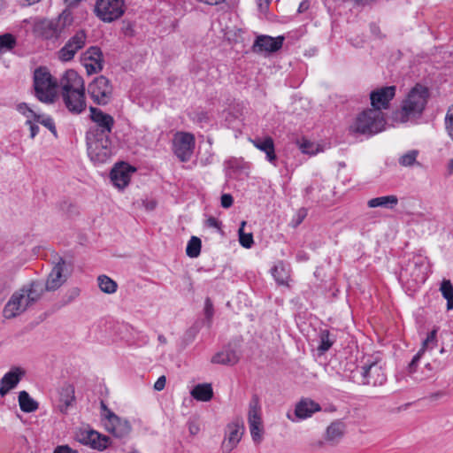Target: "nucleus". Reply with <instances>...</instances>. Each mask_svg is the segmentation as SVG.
<instances>
[{
    "label": "nucleus",
    "instance_id": "obj_11",
    "mask_svg": "<svg viewBox=\"0 0 453 453\" xmlns=\"http://www.w3.org/2000/svg\"><path fill=\"white\" fill-rule=\"evenodd\" d=\"M59 86L61 88V95L65 96L68 100L69 93L72 92L73 96L79 97V90L81 91L84 87L83 79L73 69L67 70L60 79Z\"/></svg>",
    "mask_w": 453,
    "mask_h": 453
},
{
    "label": "nucleus",
    "instance_id": "obj_48",
    "mask_svg": "<svg viewBox=\"0 0 453 453\" xmlns=\"http://www.w3.org/2000/svg\"><path fill=\"white\" fill-rule=\"evenodd\" d=\"M445 126H446L448 134L453 140V111H452V109H449L447 112V115L445 118Z\"/></svg>",
    "mask_w": 453,
    "mask_h": 453
},
{
    "label": "nucleus",
    "instance_id": "obj_4",
    "mask_svg": "<svg viewBox=\"0 0 453 453\" xmlns=\"http://www.w3.org/2000/svg\"><path fill=\"white\" fill-rule=\"evenodd\" d=\"M88 155L96 165L104 164L111 157V142L110 137L86 136Z\"/></svg>",
    "mask_w": 453,
    "mask_h": 453
},
{
    "label": "nucleus",
    "instance_id": "obj_64",
    "mask_svg": "<svg viewBox=\"0 0 453 453\" xmlns=\"http://www.w3.org/2000/svg\"><path fill=\"white\" fill-rule=\"evenodd\" d=\"M156 207V203L155 202H150L146 204V208L148 210H153L154 208Z\"/></svg>",
    "mask_w": 453,
    "mask_h": 453
},
{
    "label": "nucleus",
    "instance_id": "obj_41",
    "mask_svg": "<svg viewBox=\"0 0 453 453\" xmlns=\"http://www.w3.org/2000/svg\"><path fill=\"white\" fill-rule=\"evenodd\" d=\"M246 225V222L245 221H242V224H241V226L238 230V234H239V242H240V244L246 248V249H250L252 244H253V235L252 234L249 233V234H246L244 233V226Z\"/></svg>",
    "mask_w": 453,
    "mask_h": 453
},
{
    "label": "nucleus",
    "instance_id": "obj_12",
    "mask_svg": "<svg viewBox=\"0 0 453 453\" xmlns=\"http://www.w3.org/2000/svg\"><path fill=\"white\" fill-rule=\"evenodd\" d=\"M76 436L78 441L97 450H104L111 441L110 437L92 429L81 430Z\"/></svg>",
    "mask_w": 453,
    "mask_h": 453
},
{
    "label": "nucleus",
    "instance_id": "obj_17",
    "mask_svg": "<svg viewBox=\"0 0 453 453\" xmlns=\"http://www.w3.org/2000/svg\"><path fill=\"white\" fill-rule=\"evenodd\" d=\"M320 405L310 398H303L295 408L294 417L290 412L287 413V418L293 422L311 418L315 412L320 411Z\"/></svg>",
    "mask_w": 453,
    "mask_h": 453
},
{
    "label": "nucleus",
    "instance_id": "obj_51",
    "mask_svg": "<svg viewBox=\"0 0 453 453\" xmlns=\"http://www.w3.org/2000/svg\"><path fill=\"white\" fill-rule=\"evenodd\" d=\"M423 355L418 351V353L413 357L412 360L409 364V372H415L417 370L418 363L420 360Z\"/></svg>",
    "mask_w": 453,
    "mask_h": 453
},
{
    "label": "nucleus",
    "instance_id": "obj_29",
    "mask_svg": "<svg viewBox=\"0 0 453 453\" xmlns=\"http://www.w3.org/2000/svg\"><path fill=\"white\" fill-rule=\"evenodd\" d=\"M57 39L65 34L66 29L73 24V18L71 12L64 11L58 18L53 19Z\"/></svg>",
    "mask_w": 453,
    "mask_h": 453
},
{
    "label": "nucleus",
    "instance_id": "obj_56",
    "mask_svg": "<svg viewBox=\"0 0 453 453\" xmlns=\"http://www.w3.org/2000/svg\"><path fill=\"white\" fill-rule=\"evenodd\" d=\"M204 312L207 319H211L213 315V306L209 298L205 301Z\"/></svg>",
    "mask_w": 453,
    "mask_h": 453
},
{
    "label": "nucleus",
    "instance_id": "obj_53",
    "mask_svg": "<svg viewBox=\"0 0 453 453\" xmlns=\"http://www.w3.org/2000/svg\"><path fill=\"white\" fill-rule=\"evenodd\" d=\"M205 225L208 226V227H212V228H216L218 230H220L221 228V223L220 221H219L216 218L214 217H210L206 219L205 221Z\"/></svg>",
    "mask_w": 453,
    "mask_h": 453
},
{
    "label": "nucleus",
    "instance_id": "obj_25",
    "mask_svg": "<svg viewBox=\"0 0 453 453\" xmlns=\"http://www.w3.org/2000/svg\"><path fill=\"white\" fill-rule=\"evenodd\" d=\"M79 97L73 96L71 92L69 93L70 97L68 100L66 99L65 96H62L66 108L73 114H80L86 108L85 88H83L81 91L79 90Z\"/></svg>",
    "mask_w": 453,
    "mask_h": 453
},
{
    "label": "nucleus",
    "instance_id": "obj_47",
    "mask_svg": "<svg viewBox=\"0 0 453 453\" xmlns=\"http://www.w3.org/2000/svg\"><path fill=\"white\" fill-rule=\"evenodd\" d=\"M17 111L24 115L27 119H33L35 120V116H37L38 113L34 111L26 103H20L16 107Z\"/></svg>",
    "mask_w": 453,
    "mask_h": 453
},
{
    "label": "nucleus",
    "instance_id": "obj_7",
    "mask_svg": "<svg viewBox=\"0 0 453 453\" xmlns=\"http://www.w3.org/2000/svg\"><path fill=\"white\" fill-rule=\"evenodd\" d=\"M95 12L102 21L112 22L124 14V0H96Z\"/></svg>",
    "mask_w": 453,
    "mask_h": 453
},
{
    "label": "nucleus",
    "instance_id": "obj_28",
    "mask_svg": "<svg viewBox=\"0 0 453 453\" xmlns=\"http://www.w3.org/2000/svg\"><path fill=\"white\" fill-rule=\"evenodd\" d=\"M239 359L240 357L237 352L230 348H227L216 353L211 357V363L225 365H234L239 361Z\"/></svg>",
    "mask_w": 453,
    "mask_h": 453
},
{
    "label": "nucleus",
    "instance_id": "obj_24",
    "mask_svg": "<svg viewBox=\"0 0 453 453\" xmlns=\"http://www.w3.org/2000/svg\"><path fill=\"white\" fill-rule=\"evenodd\" d=\"M19 290L24 294L27 303H28L29 306L37 303L42 298L44 292L47 291L44 284L40 280H33L24 285Z\"/></svg>",
    "mask_w": 453,
    "mask_h": 453
},
{
    "label": "nucleus",
    "instance_id": "obj_20",
    "mask_svg": "<svg viewBox=\"0 0 453 453\" xmlns=\"http://www.w3.org/2000/svg\"><path fill=\"white\" fill-rule=\"evenodd\" d=\"M395 86H387L373 90L370 94L371 104L373 108L380 111L381 109H388L389 102L395 95Z\"/></svg>",
    "mask_w": 453,
    "mask_h": 453
},
{
    "label": "nucleus",
    "instance_id": "obj_57",
    "mask_svg": "<svg viewBox=\"0 0 453 453\" xmlns=\"http://www.w3.org/2000/svg\"><path fill=\"white\" fill-rule=\"evenodd\" d=\"M54 453H76V451L73 450L69 446H58L54 450Z\"/></svg>",
    "mask_w": 453,
    "mask_h": 453
},
{
    "label": "nucleus",
    "instance_id": "obj_52",
    "mask_svg": "<svg viewBox=\"0 0 453 453\" xmlns=\"http://www.w3.org/2000/svg\"><path fill=\"white\" fill-rule=\"evenodd\" d=\"M234 203L233 196L230 194H224L221 196V206L223 208H229Z\"/></svg>",
    "mask_w": 453,
    "mask_h": 453
},
{
    "label": "nucleus",
    "instance_id": "obj_30",
    "mask_svg": "<svg viewBox=\"0 0 453 453\" xmlns=\"http://www.w3.org/2000/svg\"><path fill=\"white\" fill-rule=\"evenodd\" d=\"M253 144L256 148L264 151L266 154V159L270 163H274L276 161L274 143L273 140L271 137L255 140L253 141Z\"/></svg>",
    "mask_w": 453,
    "mask_h": 453
},
{
    "label": "nucleus",
    "instance_id": "obj_1",
    "mask_svg": "<svg viewBox=\"0 0 453 453\" xmlns=\"http://www.w3.org/2000/svg\"><path fill=\"white\" fill-rule=\"evenodd\" d=\"M428 97V89L422 85L417 84L403 101L401 110L397 113V118L402 122H407L411 119L419 117L425 110Z\"/></svg>",
    "mask_w": 453,
    "mask_h": 453
},
{
    "label": "nucleus",
    "instance_id": "obj_50",
    "mask_svg": "<svg viewBox=\"0 0 453 453\" xmlns=\"http://www.w3.org/2000/svg\"><path fill=\"white\" fill-rule=\"evenodd\" d=\"M188 427L189 434L191 435H196L200 431L199 424L196 420L191 419V418L188 419Z\"/></svg>",
    "mask_w": 453,
    "mask_h": 453
},
{
    "label": "nucleus",
    "instance_id": "obj_5",
    "mask_svg": "<svg viewBox=\"0 0 453 453\" xmlns=\"http://www.w3.org/2000/svg\"><path fill=\"white\" fill-rule=\"evenodd\" d=\"M89 111L90 119L96 126L89 129L86 136L110 137L115 123L114 119L110 114L93 106L89 108Z\"/></svg>",
    "mask_w": 453,
    "mask_h": 453
},
{
    "label": "nucleus",
    "instance_id": "obj_16",
    "mask_svg": "<svg viewBox=\"0 0 453 453\" xmlns=\"http://www.w3.org/2000/svg\"><path fill=\"white\" fill-rule=\"evenodd\" d=\"M104 428L117 438L127 436L131 431V426L127 419H122L113 411H108L104 420Z\"/></svg>",
    "mask_w": 453,
    "mask_h": 453
},
{
    "label": "nucleus",
    "instance_id": "obj_6",
    "mask_svg": "<svg viewBox=\"0 0 453 453\" xmlns=\"http://www.w3.org/2000/svg\"><path fill=\"white\" fill-rule=\"evenodd\" d=\"M248 423L253 441L260 443L263 439L264 426L261 406L257 395H253L249 403Z\"/></svg>",
    "mask_w": 453,
    "mask_h": 453
},
{
    "label": "nucleus",
    "instance_id": "obj_49",
    "mask_svg": "<svg viewBox=\"0 0 453 453\" xmlns=\"http://www.w3.org/2000/svg\"><path fill=\"white\" fill-rule=\"evenodd\" d=\"M26 125L29 127L30 138L34 139L37 135V134L39 133V130H40L38 125L33 119H27Z\"/></svg>",
    "mask_w": 453,
    "mask_h": 453
},
{
    "label": "nucleus",
    "instance_id": "obj_55",
    "mask_svg": "<svg viewBox=\"0 0 453 453\" xmlns=\"http://www.w3.org/2000/svg\"><path fill=\"white\" fill-rule=\"evenodd\" d=\"M165 376H160L154 384V389L157 391L163 390L165 387Z\"/></svg>",
    "mask_w": 453,
    "mask_h": 453
},
{
    "label": "nucleus",
    "instance_id": "obj_54",
    "mask_svg": "<svg viewBox=\"0 0 453 453\" xmlns=\"http://www.w3.org/2000/svg\"><path fill=\"white\" fill-rule=\"evenodd\" d=\"M122 31L125 34V35L132 36L134 35L133 24L129 21H123Z\"/></svg>",
    "mask_w": 453,
    "mask_h": 453
},
{
    "label": "nucleus",
    "instance_id": "obj_18",
    "mask_svg": "<svg viewBox=\"0 0 453 453\" xmlns=\"http://www.w3.org/2000/svg\"><path fill=\"white\" fill-rule=\"evenodd\" d=\"M26 375V370L20 366H12L0 380V395L5 396L14 389Z\"/></svg>",
    "mask_w": 453,
    "mask_h": 453
},
{
    "label": "nucleus",
    "instance_id": "obj_8",
    "mask_svg": "<svg viewBox=\"0 0 453 453\" xmlns=\"http://www.w3.org/2000/svg\"><path fill=\"white\" fill-rule=\"evenodd\" d=\"M196 139L194 134L188 132H177L173 139V150L181 162H188L194 152Z\"/></svg>",
    "mask_w": 453,
    "mask_h": 453
},
{
    "label": "nucleus",
    "instance_id": "obj_42",
    "mask_svg": "<svg viewBox=\"0 0 453 453\" xmlns=\"http://www.w3.org/2000/svg\"><path fill=\"white\" fill-rule=\"evenodd\" d=\"M81 294V289L77 287L70 288L65 291L61 299V305L65 306L75 301Z\"/></svg>",
    "mask_w": 453,
    "mask_h": 453
},
{
    "label": "nucleus",
    "instance_id": "obj_46",
    "mask_svg": "<svg viewBox=\"0 0 453 453\" xmlns=\"http://www.w3.org/2000/svg\"><path fill=\"white\" fill-rule=\"evenodd\" d=\"M272 273L276 281L280 284H285L287 282L288 276L284 273L282 265H277L272 269Z\"/></svg>",
    "mask_w": 453,
    "mask_h": 453
},
{
    "label": "nucleus",
    "instance_id": "obj_3",
    "mask_svg": "<svg viewBox=\"0 0 453 453\" xmlns=\"http://www.w3.org/2000/svg\"><path fill=\"white\" fill-rule=\"evenodd\" d=\"M57 81L45 67H38L34 73V88L36 97L42 103H53L56 97Z\"/></svg>",
    "mask_w": 453,
    "mask_h": 453
},
{
    "label": "nucleus",
    "instance_id": "obj_2",
    "mask_svg": "<svg viewBox=\"0 0 453 453\" xmlns=\"http://www.w3.org/2000/svg\"><path fill=\"white\" fill-rule=\"evenodd\" d=\"M384 114L377 109H367L357 115L352 129L354 132L372 135L384 130Z\"/></svg>",
    "mask_w": 453,
    "mask_h": 453
},
{
    "label": "nucleus",
    "instance_id": "obj_62",
    "mask_svg": "<svg viewBox=\"0 0 453 453\" xmlns=\"http://www.w3.org/2000/svg\"><path fill=\"white\" fill-rule=\"evenodd\" d=\"M448 170L449 173H453V159H450L448 163Z\"/></svg>",
    "mask_w": 453,
    "mask_h": 453
},
{
    "label": "nucleus",
    "instance_id": "obj_19",
    "mask_svg": "<svg viewBox=\"0 0 453 453\" xmlns=\"http://www.w3.org/2000/svg\"><path fill=\"white\" fill-rule=\"evenodd\" d=\"M81 60L88 74L96 73L103 69V54L96 46L88 48L82 54Z\"/></svg>",
    "mask_w": 453,
    "mask_h": 453
},
{
    "label": "nucleus",
    "instance_id": "obj_10",
    "mask_svg": "<svg viewBox=\"0 0 453 453\" xmlns=\"http://www.w3.org/2000/svg\"><path fill=\"white\" fill-rule=\"evenodd\" d=\"M87 41V34L84 30H79L58 50V58L63 62L72 60L75 54L81 50Z\"/></svg>",
    "mask_w": 453,
    "mask_h": 453
},
{
    "label": "nucleus",
    "instance_id": "obj_26",
    "mask_svg": "<svg viewBox=\"0 0 453 453\" xmlns=\"http://www.w3.org/2000/svg\"><path fill=\"white\" fill-rule=\"evenodd\" d=\"M344 432L345 424L342 420H335L327 426L325 440L331 445H335L342 438Z\"/></svg>",
    "mask_w": 453,
    "mask_h": 453
},
{
    "label": "nucleus",
    "instance_id": "obj_9",
    "mask_svg": "<svg viewBox=\"0 0 453 453\" xmlns=\"http://www.w3.org/2000/svg\"><path fill=\"white\" fill-rule=\"evenodd\" d=\"M88 92L95 104L105 105L111 99L112 87L110 81L101 75L88 84Z\"/></svg>",
    "mask_w": 453,
    "mask_h": 453
},
{
    "label": "nucleus",
    "instance_id": "obj_34",
    "mask_svg": "<svg viewBox=\"0 0 453 453\" xmlns=\"http://www.w3.org/2000/svg\"><path fill=\"white\" fill-rule=\"evenodd\" d=\"M335 336L332 334L328 330H322L319 333V345L318 350L320 354L326 352L334 343Z\"/></svg>",
    "mask_w": 453,
    "mask_h": 453
},
{
    "label": "nucleus",
    "instance_id": "obj_27",
    "mask_svg": "<svg viewBox=\"0 0 453 453\" xmlns=\"http://www.w3.org/2000/svg\"><path fill=\"white\" fill-rule=\"evenodd\" d=\"M34 31L38 36H41L43 39H57L53 19L38 20L35 24Z\"/></svg>",
    "mask_w": 453,
    "mask_h": 453
},
{
    "label": "nucleus",
    "instance_id": "obj_35",
    "mask_svg": "<svg viewBox=\"0 0 453 453\" xmlns=\"http://www.w3.org/2000/svg\"><path fill=\"white\" fill-rule=\"evenodd\" d=\"M98 287L104 293L113 294L117 291V283L106 275H100L97 278Z\"/></svg>",
    "mask_w": 453,
    "mask_h": 453
},
{
    "label": "nucleus",
    "instance_id": "obj_38",
    "mask_svg": "<svg viewBox=\"0 0 453 453\" xmlns=\"http://www.w3.org/2000/svg\"><path fill=\"white\" fill-rule=\"evenodd\" d=\"M17 44L16 38L10 33L0 35V52L12 50Z\"/></svg>",
    "mask_w": 453,
    "mask_h": 453
},
{
    "label": "nucleus",
    "instance_id": "obj_14",
    "mask_svg": "<svg viewBox=\"0 0 453 453\" xmlns=\"http://www.w3.org/2000/svg\"><path fill=\"white\" fill-rule=\"evenodd\" d=\"M65 261L59 257L49 273L46 282L43 283L47 291H55L64 285L68 279V275L65 273Z\"/></svg>",
    "mask_w": 453,
    "mask_h": 453
},
{
    "label": "nucleus",
    "instance_id": "obj_32",
    "mask_svg": "<svg viewBox=\"0 0 453 453\" xmlns=\"http://www.w3.org/2000/svg\"><path fill=\"white\" fill-rule=\"evenodd\" d=\"M397 203L398 198L394 195L374 197L367 202V205L370 208L382 207L393 209L397 205Z\"/></svg>",
    "mask_w": 453,
    "mask_h": 453
},
{
    "label": "nucleus",
    "instance_id": "obj_36",
    "mask_svg": "<svg viewBox=\"0 0 453 453\" xmlns=\"http://www.w3.org/2000/svg\"><path fill=\"white\" fill-rule=\"evenodd\" d=\"M440 290L441 292L442 296L447 300V309H453V285L450 280H443Z\"/></svg>",
    "mask_w": 453,
    "mask_h": 453
},
{
    "label": "nucleus",
    "instance_id": "obj_59",
    "mask_svg": "<svg viewBox=\"0 0 453 453\" xmlns=\"http://www.w3.org/2000/svg\"><path fill=\"white\" fill-rule=\"evenodd\" d=\"M40 1L41 0H19V3L23 5H31Z\"/></svg>",
    "mask_w": 453,
    "mask_h": 453
},
{
    "label": "nucleus",
    "instance_id": "obj_43",
    "mask_svg": "<svg viewBox=\"0 0 453 453\" xmlns=\"http://www.w3.org/2000/svg\"><path fill=\"white\" fill-rule=\"evenodd\" d=\"M35 121L47 127L55 136H57L56 126L51 117L37 114V116H35Z\"/></svg>",
    "mask_w": 453,
    "mask_h": 453
},
{
    "label": "nucleus",
    "instance_id": "obj_37",
    "mask_svg": "<svg viewBox=\"0 0 453 453\" xmlns=\"http://www.w3.org/2000/svg\"><path fill=\"white\" fill-rule=\"evenodd\" d=\"M437 330L434 329L427 334L426 338L423 341L422 346L419 349L418 352H420L423 355L426 351H430L434 349L435 347H437Z\"/></svg>",
    "mask_w": 453,
    "mask_h": 453
},
{
    "label": "nucleus",
    "instance_id": "obj_21",
    "mask_svg": "<svg viewBox=\"0 0 453 453\" xmlns=\"http://www.w3.org/2000/svg\"><path fill=\"white\" fill-rule=\"evenodd\" d=\"M244 427L238 422H233L227 425L226 437L222 442V450L224 453L231 452L239 443L243 434Z\"/></svg>",
    "mask_w": 453,
    "mask_h": 453
},
{
    "label": "nucleus",
    "instance_id": "obj_33",
    "mask_svg": "<svg viewBox=\"0 0 453 453\" xmlns=\"http://www.w3.org/2000/svg\"><path fill=\"white\" fill-rule=\"evenodd\" d=\"M190 394L197 401L208 402L213 396V390L211 384L203 383L195 386Z\"/></svg>",
    "mask_w": 453,
    "mask_h": 453
},
{
    "label": "nucleus",
    "instance_id": "obj_15",
    "mask_svg": "<svg viewBox=\"0 0 453 453\" xmlns=\"http://www.w3.org/2000/svg\"><path fill=\"white\" fill-rule=\"evenodd\" d=\"M29 307V304L27 303V300L24 297V294L19 289L12 295L9 301L5 303L3 310V316L6 319H14L25 312Z\"/></svg>",
    "mask_w": 453,
    "mask_h": 453
},
{
    "label": "nucleus",
    "instance_id": "obj_61",
    "mask_svg": "<svg viewBox=\"0 0 453 453\" xmlns=\"http://www.w3.org/2000/svg\"><path fill=\"white\" fill-rule=\"evenodd\" d=\"M157 340L161 344L166 343V338L163 334H159Z\"/></svg>",
    "mask_w": 453,
    "mask_h": 453
},
{
    "label": "nucleus",
    "instance_id": "obj_58",
    "mask_svg": "<svg viewBox=\"0 0 453 453\" xmlns=\"http://www.w3.org/2000/svg\"><path fill=\"white\" fill-rule=\"evenodd\" d=\"M445 395V393L443 391H438V392H435V393H433L431 394L430 395V399L431 400H437L442 396Z\"/></svg>",
    "mask_w": 453,
    "mask_h": 453
},
{
    "label": "nucleus",
    "instance_id": "obj_23",
    "mask_svg": "<svg viewBox=\"0 0 453 453\" xmlns=\"http://www.w3.org/2000/svg\"><path fill=\"white\" fill-rule=\"evenodd\" d=\"M283 41V36L273 38L269 35H259L254 42L253 50L255 52H275L282 47Z\"/></svg>",
    "mask_w": 453,
    "mask_h": 453
},
{
    "label": "nucleus",
    "instance_id": "obj_31",
    "mask_svg": "<svg viewBox=\"0 0 453 453\" xmlns=\"http://www.w3.org/2000/svg\"><path fill=\"white\" fill-rule=\"evenodd\" d=\"M18 402L20 410L26 413L35 412L39 408L38 402L32 398L30 395L25 390H22L19 393Z\"/></svg>",
    "mask_w": 453,
    "mask_h": 453
},
{
    "label": "nucleus",
    "instance_id": "obj_39",
    "mask_svg": "<svg viewBox=\"0 0 453 453\" xmlns=\"http://www.w3.org/2000/svg\"><path fill=\"white\" fill-rule=\"evenodd\" d=\"M418 156V150H411L404 153L399 157V164L402 166L410 167L413 166L415 164L419 165L417 162V157Z\"/></svg>",
    "mask_w": 453,
    "mask_h": 453
},
{
    "label": "nucleus",
    "instance_id": "obj_45",
    "mask_svg": "<svg viewBox=\"0 0 453 453\" xmlns=\"http://www.w3.org/2000/svg\"><path fill=\"white\" fill-rule=\"evenodd\" d=\"M301 151L309 155H316L319 151V146L309 141H303L299 146Z\"/></svg>",
    "mask_w": 453,
    "mask_h": 453
},
{
    "label": "nucleus",
    "instance_id": "obj_13",
    "mask_svg": "<svg viewBox=\"0 0 453 453\" xmlns=\"http://www.w3.org/2000/svg\"><path fill=\"white\" fill-rule=\"evenodd\" d=\"M361 383L365 385L381 386L387 380L382 367L377 362L364 365L360 368Z\"/></svg>",
    "mask_w": 453,
    "mask_h": 453
},
{
    "label": "nucleus",
    "instance_id": "obj_44",
    "mask_svg": "<svg viewBox=\"0 0 453 453\" xmlns=\"http://www.w3.org/2000/svg\"><path fill=\"white\" fill-rule=\"evenodd\" d=\"M60 400L66 407L70 406L74 401V389L72 386H66L62 388Z\"/></svg>",
    "mask_w": 453,
    "mask_h": 453
},
{
    "label": "nucleus",
    "instance_id": "obj_63",
    "mask_svg": "<svg viewBox=\"0 0 453 453\" xmlns=\"http://www.w3.org/2000/svg\"><path fill=\"white\" fill-rule=\"evenodd\" d=\"M101 409L105 411V416L108 414V411H111L103 401L101 402Z\"/></svg>",
    "mask_w": 453,
    "mask_h": 453
},
{
    "label": "nucleus",
    "instance_id": "obj_40",
    "mask_svg": "<svg viewBox=\"0 0 453 453\" xmlns=\"http://www.w3.org/2000/svg\"><path fill=\"white\" fill-rule=\"evenodd\" d=\"M201 251V240L198 237L192 236L188 242L186 253L189 257H197Z\"/></svg>",
    "mask_w": 453,
    "mask_h": 453
},
{
    "label": "nucleus",
    "instance_id": "obj_60",
    "mask_svg": "<svg viewBox=\"0 0 453 453\" xmlns=\"http://www.w3.org/2000/svg\"><path fill=\"white\" fill-rule=\"evenodd\" d=\"M308 7V4L306 2H302L298 8V12H303L304 10H306Z\"/></svg>",
    "mask_w": 453,
    "mask_h": 453
},
{
    "label": "nucleus",
    "instance_id": "obj_22",
    "mask_svg": "<svg viewBox=\"0 0 453 453\" xmlns=\"http://www.w3.org/2000/svg\"><path fill=\"white\" fill-rule=\"evenodd\" d=\"M134 171V168L129 166L127 164L120 163L119 165H115V167L111 171V180L116 188L123 189L128 185L131 173Z\"/></svg>",
    "mask_w": 453,
    "mask_h": 453
}]
</instances>
